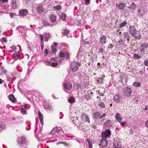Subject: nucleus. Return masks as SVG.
Returning a JSON list of instances; mask_svg holds the SVG:
<instances>
[{
    "label": "nucleus",
    "mask_w": 148,
    "mask_h": 148,
    "mask_svg": "<svg viewBox=\"0 0 148 148\" xmlns=\"http://www.w3.org/2000/svg\"><path fill=\"white\" fill-rule=\"evenodd\" d=\"M129 29L130 34L132 36H134L136 39H138L141 38L140 32L137 30L134 26H130Z\"/></svg>",
    "instance_id": "nucleus-1"
},
{
    "label": "nucleus",
    "mask_w": 148,
    "mask_h": 148,
    "mask_svg": "<svg viewBox=\"0 0 148 148\" xmlns=\"http://www.w3.org/2000/svg\"><path fill=\"white\" fill-rule=\"evenodd\" d=\"M50 34L49 33L46 32L44 33L43 34H40L38 35L39 36L40 38L41 42H42L43 43H44V40L46 41H48L49 39L51 38Z\"/></svg>",
    "instance_id": "nucleus-2"
},
{
    "label": "nucleus",
    "mask_w": 148,
    "mask_h": 148,
    "mask_svg": "<svg viewBox=\"0 0 148 148\" xmlns=\"http://www.w3.org/2000/svg\"><path fill=\"white\" fill-rule=\"evenodd\" d=\"M17 142L19 145L21 146H24L27 144V141L25 137L23 136L18 138Z\"/></svg>",
    "instance_id": "nucleus-3"
},
{
    "label": "nucleus",
    "mask_w": 148,
    "mask_h": 148,
    "mask_svg": "<svg viewBox=\"0 0 148 148\" xmlns=\"http://www.w3.org/2000/svg\"><path fill=\"white\" fill-rule=\"evenodd\" d=\"M80 66V64L79 63L74 62L71 63L70 68L72 71L75 72L77 71L79 67Z\"/></svg>",
    "instance_id": "nucleus-4"
},
{
    "label": "nucleus",
    "mask_w": 148,
    "mask_h": 148,
    "mask_svg": "<svg viewBox=\"0 0 148 148\" xmlns=\"http://www.w3.org/2000/svg\"><path fill=\"white\" fill-rule=\"evenodd\" d=\"M111 134V132L109 130H106L102 132L101 135L103 139H107L109 138Z\"/></svg>",
    "instance_id": "nucleus-5"
},
{
    "label": "nucleus",
    "mask_w": 148,
    "mask_h": 148,
    "mask_svg": "<svg viewBox=\"0 0 148 148\" xmlns=\"http://www.w3.org/2000/svg\"><path fill=\"white\" fill-rule=\"evenodd\" d=\"M146 12L145 8L143 7H140L137 12V14L138 16H142L145 15Z\"/></svg>",
    "instance_id": "nucleus-6"
},
{
    "label": "nucleus",
    "mask_w": 148,
    "mask_h": 148,
    "mask_svg": "<svg viewBox=\"0 0 148 148\" xmlns=\"http://www.w3.org/2000/svg\"><path fill=\"white\" fill-rule=\"evenodd\" d=\"M100 115V114L99 112H96L94 114L93 117L95 119H98V118L101 119L106 116V115L105 113H104L102 115L99 116Z\"/></svg>",
    "instance_id": "nucleus-7"
},
{
    "label": "nucleus",
    "mask_w": 148,
    "mask_h": 148,
    "mask_svg": "<svg viewBox=\"0 0 148 148\" xmlns=\"http://www.w3.org/2000/svg\"><path fill=\"white\" fill-rule=\"evenodd\" d=\"M37 11L39 13H41L43 12L45 10L43 5L42 4H39L36 8Z\"/></svg>",
    "instance_id": "nucleus-8"
},
{
    "label": "nucleus",
    "mask_w": 148,
    "mask_h": 148,
    "mask_svg": "<svg viewBox=\"0 0 148 148\" xmlns=\"http://www.w3.org/2000/svg\"><path fill=\"white\" fill-rule=\"evenodd\" d=\"M148 47V45L147 43H143L139 47L140 51L141 52L145 51V49Z\"/></svg>",
    "instance_id": "nucleus-9"
},
{
    "label": "nucleus",
    "mask_w": 148,
    "mask_h": 148,
    "mask_svg": "<svg viewBox=\"0 0 148 148\" xmlns=\"http://www.w3.org/2000/svg\"><path fill=\"white\" fill-rule=\"evenodd\" d=\"M121 143L119 140H114V148H120Z\"/></svg>",
    "instance_id": "nucleus-10"
},
{
    "label": "nucleus",
    "mask_w": 148,
    "mask_h": 148,
    "mask_svg": "<svg viewBox=\"0 0 148 148\" xmlns=\"http://www.w3.org/2000/svg\"><path fill=\"white\" fill-rule=\"evenodd\" d=\"M112 123L111 121L108 120L106 121L103 124L105 127H110L112 125Z\"/></svg>",
    "instance_id": "nucleus-11"
},
{
    "label": "nucleus",
    "mask_w": 148,
    "mask_h": 148,
    "mask_svg": "<svg viewBox=\"0 0 148 148\" xmlns=\"http://www.w3.org/2000/svg\"><path fill=\"white\" fill-rule=\"evenodd\" d=\"M82 119L84 121L89 123L90 121L88 118V116L86 115L84 113L82 116Z\"/></svg>",
    "instance_id": "nucleus-12"
},
{
    "label": "nucleus",
    "mask_w": 148,
    "mask_h": 148,
    "mask_svg": "<svg viewBox=\"0 0 148 148\" xmlns=\"http://www.w3.org/2000/svg\"><path fill=\"white\" fill-rule=\"evenodd\" d=\"M107 41L106 37L104 35L101 36L100 38V42L102 44H105Z\"/></svg>",
    "instance_id": "nucleus-13"
},
{
    "label": "nucleus",
    "mask_w": 148,
    "mask_h": 148,
    "mask_svg": "<svg viewBox=\"0 0 148 148\" xmlns=\"http://www.w3.org/2000/svg\"><path fill=\"white\" fill-rule=\"evenodd\" d=\"M11 6L14 9L17 8L18 4L16 1V0H12L11 2Z\"/></svg>",
    "instance_id": "nucleus-14"
},
{
    "label": "nucleus",
    "mask_w": 148,
    "mask_h": 148,
    "mask_svg": "<svg viewBox=\"0 0 148 148\" xmlns=\"http://www.w3.org/2000/svg\"><path fill=\"white\" fill-rule=\"evenodd\" d=\"M121 96H120L119 95H116L114 97V101L115 102L119 103L121 101Z\"/></svg>",
    "instance_id": "nucleus-15"
},
{
    "label": "nucleus",
    "mask_w": 148,
    "mask_h": 148,
    "mask_svg": "<svg viewBox=\"0 0 148 148\" xmlns=\"http://www.w3.org/2000/svg\"><path fill=\"white\" fill-rule=\"evenodd\" d=\"M6 78L8 81H12L14 77L12 74L11 73H9L6 75Z\"/></svg>",
    "instance_id": "nucleus-16"
},
{
    "label": "nucleus",
    "mask_w": 148,
    "mask_h": 148,
    "mask_svg": "<svg viewBox=\"0 0 148 148\" xmlns=\"http://www.w3.org/2000/svg\"><path fill=\"white\" fill-rule=\"evenodd\" d=\"M60 131V129H58L57 128H53L51 131V134L53 135L55 134L56 135H57V134H58Z\"/></svg>",
    "instance_id": "nucleus-17"
},
{
    "label": "nucleus",
    "mask_w": 148,
    "mask_h": 148,
    "mask_svg": "<svg viewBox=\"0 0 148 148\" xmlns=\"http://www.w3.org/2000/svg\"><path fill=\"white\" fill-rule=\"evenodd\" d=\"M28 13V11L26 9H23L21 10L19 12L20 15L22 16H25L27 15Z\"/></svg>",
    "instance_id": "nucleus-18"
},
{
    "label": "nucleus",
    "mask_w": 148,
    "mask_h": 148,
    "mask_svg": "<svg viewBox=\"0 0 148 148\" xmlns=\"http://www.w3.org/2000/svg\"><path fill=\"white\" fill-rule=\"evenodd\" d=\"M64 87L66 89L70 90L72 88V85L70 83H66L64 84Z\"/></svg>",
    "instance_id": "nucleus-19"
},
{
    "label": "nucleus",
    "mask_w": 148,
    "mask_h": 148,
    "mask_svg": "<svg viewBox=\"0 0 148 148\" xmlns=\"http://www.w3.org/2000/svg\"><path fill=\"white\" fill-rule=\"evenodd\" d=\"M107 145V141L106 140V139H102L100 141V144L99 145L103 147H105Z\"/></svg>",
    "instance_id": "nucleus-20"
},
{
    "label": "nucleus",
    "mask_w": 148,
    "mask_h": 148,
    "mask_svg": "<svg viewBox=\"0 0 148 148\" xmlns=\"http://www.w3.org/2000/svg\"><path fill=\"white\" fill-rule=\"evenodd\" d=\"M115 117L117 121L119 123L122 120V118L121 117V115L119 113L116 114Z\"/></svg>",
    "instance_id": "nucleus-21"
},
{
    "label": "nucleus",
    "mask_w": 148,
    "mask_h": 148,
    "mask_svg": "<svg viewBox=\"0 0 148 148\" xmlns=\"http://www.w3.org/2000/svg\"><path fill=\"white\" fill-rule=\"evenodd\" d=\"M38 114L41 123L42 124H43V115L39 111L38 112Z\"/></svg>",
    "instance_id": "nucleus-22"
},
{
    "label": "nucleus",
    "mask_w": 148,
    "mask_h": 148,
    "mask_svg": "<svg viewBox=\"0 0 148 148\" xmlns=\"http://www.w3.org/2000/svg\"><path fill=\"white\" fill-rule=\"evenodd\" d=\"M9 99L12 102L15 103L16 101V99H15L14 96L12 94L10 95L9 96Z\"/></svg>",
    "instance_id": "nucleus-23"
},
{
    "label": "nucleus",
    "mask_w": 148,
    "mask_h": 148,
    "mask_svg": "<svg viewBox=\"0 0 148 148\" xmlns=\"http://www.w3.org/2000/svg\"><path fill=\"white\" fill-rule=\"evenodd\" d=\"M19 52L15 53L13 54L12 56V57L14 60H16L18 59L19 58L20 56Z\"/></svg>",
    "instance_id": "nucleus-24"
},
{
    "label": "nucleus",
    "mask_w": 148,
    "mask_h": 148,
    "mask_svg": "<svg viewBox=\"0 0 148 148\" xmlns=\"http://www.w3.org/2000/svg\"><path fill=\"white\" fill-rule=\"evenodd\" d=\"M50 19L53 22H55L56 20V16L53 14H51L50 16Z\"/></svg>",
    "instance_id": "nucleus-25"
},
{
    "label": "nucleus",
    "mask_w": 148,
    "mask_h": 148,
    "mask_svg": "<svg viewBox=\"0 0 148 148\" xmlns=\"http://www.w3.org/2000/svg\"><path fill=\"white\" fill-rule=\"evenodd\" d=\"M130 37V36L129 35V33L128 32H125L124 33V38L125 39H127V40L128 41H129V38Z\"/></svg>",
    "instance_id": "nucleus-26"
},
{
    "label": "nucleus",
    "mask_w": 148,
    "mask_h": 148,
    "mask_svg": "<svg viewBox=\"0 0 148 148\" xmlns=\"http://www.w3.org/2000/svg\"><path fill=\"white\" fill-rule=\"evenodd\" d=\"M46 64L48 65L51 66L52 67L56 66L58 65V64L57 62H53L51 63V62H46Z\"/></svg>",
    "instance_id": "nucleus-27"
},
{
    "label": "nucleus",
    "mask_w": 148,
    "mask_h": 148,
    "mask_svg": "<svg viewBox=\"0 0 148 148\" xmlns=\"http://www.w3.org/2000/svg\"><path fill=\"white\" fill-rule=\"evenodd\" d=\"M136 5L134 3H132L131 5L128 7L129 9L131 10H134L136 8Z\"/></svg>",
    "instance_id": "nucleus-28"
},
{
    "label": "nucleus",
    "mask_w": 148,
    "mask_h": 148,
    "mask_svg": "<svg viewBox=\"0 0 148 148\" xmlns=\"http://www.w3.org/2000/svg\"><path fill=\"white\" fill-rule=\"evenodd\" d=\"M42 25L45 27L49 26L50 24L48 23V21L45 19H42Z\"/></svg>",
    "instance_id": "nucleus-29"
},
{
    "label": "nucleus",
    "mask_w": 148,
    "mask_h": 148,
    "mask_svg": "<svg viewBox=\"0 0 148 148\" xmlns=\"http://www.w3.org/2000/svg\"><path fill=\"white\" fill-rule=\"evenodd\" d=\"M120 10L124 9L125 7V5L123 3H120L118 6Z\"/></svg>",
    "instance_id": "nucleus-30"
},
{
    "label": "nucleus",
    "mask_w": 148,
    "mask_h": 148,
    "mask_svg": "<svg viewBox=\"0 0 148 148\" xmlns=\"http://www.w3.org/2000/svg\"><path fill=\"white\" fill-rule=\"evenodd\" d=\"M60 18L62 20L65 21L66 18V15L65 14L62 13L60 15Z\"/></svg>",
    "instance_id": "nucleus-31"
},
{
    "label": "nucleus",
    "mask_w": 148,
    "mask_h": 148,
    "mask_svg": "<svg viewBox=\"0 0 148 148\" xmlns=\"http://www.w3.org/2000/svg\"><path fill=\"white\" fill-rule=\"evenodd\" d=\"M133 85L135 87H139L141 86V84L140 82H136L133 83Z\"/></svg>",
    "instance_id": "nucleus-32"
},
{
    "label": "nucleus",
    "mask_w": 148,
    "mask_h": 148,
    "mask_svg": "<svg viewBox=\"0 0 148 148\" xmlns=\"http://www.w3.org/2000/svg\"><path fill=\"white\" fill-rule=\"evenodd\" d=\"M126 90H127L129 94L127 96H130L132 93V90L130 88L127 87L126 88Z\"/></svg>",
    "instance_id": "nucleus-33"
},
{
    "label": "nucleus",
    "mask_w": 148,
    "mask_h": 148,
    "mask_svg": "<svg viewBox=\"0 0 148 148\" xmlns=\"http://www.w3.org/2000/svg\"><path fill=\"white\" fill-rule=\"evenodd\" d=\"M69 31L67 29H63L62 31V34L65 35L68 34L69 33Z\"/></svg>",
    "instance_id": "nucleus-34"
},
{
    "label": "nucleus",
    "mask_w": 148,
    "mask_h": 148,
    "mask_svg": "<svg viewBox=\"0 0 148 148\" xmlns=\"http://www.w3.org/2000/svg\"><path fill=\"white\" fill-rule=\"evenodd\" d=\"M21 111L22 113L23 114H25L26 113V111L25 110V106H21Z\"/></svg>",
    "instance_id": "nucleus-35"
},
{
    "label": "nucleus",
    "mask_w": 148,
    "mask_h": 148,
    "mask_svg": "<svg viewBox=\"0 0 148 148\" xmlns=\"http://www.w3.org/2000/svg\"><path fill=\"white\" fill-rule=\"evenodd\" d=\"M127 24V22L126 21H124L121 23L119 25V27L120 28H121L123 27H124Z\"/></svg>",
    "instance_id": "nucleus-36"
},
{
    "label": "nucleus",
    "mask_w": 148,
    "mask_h": 148,
    "mask_svg": "<svg viewBox=\"0 0 148 148\" xmlns=\"http://www.w3.org/2000/svg\"><path fill=\"white\" fill-rule=\"evenodd\" d=\"M53 8L58 10H60L61 9V5H58L53 7Z\"/></svg>",
    "instance_id": "nucleus-37"
},
{
    "label": "nucleus",
    "mask_w": 148,
    "mask_h": 148,
    "mask_svg": "<svg viewBox=\"0 0 148 148\" xmlns=\"http://www.w3.org/2000/svg\"><path fill=\"white\" fill-rule=\"evenodd\" d=\"M68 102L70 103H73L75 101V99L73 97H71L70 99H68Z\"/></svg>",
    "instance_id": "nucleus-38"
},
{
    "label": "nucleus",
    "mask_w": 148,
    "mask_h": 148,
    "mask_svg": "<svg viewBox=\"0 0 148 148\" xmlns=\"http://www.w3.org/2000/svg\"><path fill=\"white\" fill-rule=\"evenodd\" d=\"M11 52L15 51H16V48L15 46H12L10 47Z\"/></svg>",
    "instance_id": "nucleus-39"
},
{
    "label": "nucleus",
    "mask_w": 148,
    "mask_h": 148,
    "mask_svg": "<svg viewBox=\"0 0 148 148\" xmlns=\"http://www.w3.org/2000/svg\"><path fill=\"white\" fill-rule=\"evenodd\" d=\"M103 79L101 78H99L97 80V83H99L101 84L103 83Z\"/></svg>",
    "instance_id": "nucleus-40"
},
{
    "label": "nucleus",
    "mask_w": 148,
    "mask_h": 148,
    "mask_svg": "<svg viewBox=\"0 0 148 148\" xmlns=\"http://www.w3.org/2000/svg\"><path fill=\"white\" fill-rule=\"evenodd\" d=\"M1 68L2 73H3L6 75L7 73L6 70H5L3 67H1Z\"/></svg>",
    "instance_id": "nucleus-41"
},
{
    "label": "nucleus",
    "mask_w": 148,
    "mask_h": 148,
    "mask_svg": "<svg viewBox=\"0 0 148 148\" xmlns=\"http://www.w3.org/2000/svg\"><path fill=\"white\" fill-rule=\"evenodd\" d=\"M123 43V42L122 39H120L117 42V44L118 45H121Z\"/></svg>",
    "instance_id": "nucleus-42"
},
{
    "label": "nucleus",
    "mask_w": 148,
    "mask_h": 148,
    "mask_svg": "<svg viewBox=\"0 0 148 148\" xmlns=\"http://www.w3.org/2000/svg\"><path fill=\"white\" fill-rule=\"evenodd\" d=\"M52 51L53 53H54L57 51V49L55 46H52Z\"/></svg>",
    "instance_id": "nucleus-43"
},
{
    "label": "nucleus",
    "mask_w": 148,
    "mask_h": 148,
    "mask_svg": "<svg viewBox=\"0 0 148 148\" xmlns=\"http://www.w3.org/2000/svg\"><path fill=\"white\" fill-rule=\"evenodd\" d=\"M134 58L137 59H140L141 58V57L140 56L136 54L134 55Z\"/></svg>",
    "instance_id": "nucleus-44"
},
{
    "label": "nucleus",
    "mask_w": 148,
    "mask_h": 148,
    "mask_svg": "<svg viewBox=\"0 0 148 148\" xmlns=\"http://www.w3.org/2000/svg\"><path fill=\"white\" fill-rule=\"evenodd\" d=\"M65 56V53L62 52L60 53V56L61 58H64Z\"/></svg>",
    "instance_id": "nucleus-45"
},
{
    "label": "nucleus",
    "mask_w": 148,
    "mask_h": 148,
    "mask_svg": "<svg viewBox=\"0 0 148 148\" xmlns=\"http://www.w3.org/2000/svg\"><path fill=\"white\" fill-rule=\"evenodd\" d=\"M75 120H72V122L75 124H77V123L78 122L77 119V118H75Z\"/></svg>",
    "instance_id": "nucleus-46"
},
{
    "label": "nucleus",
    "mask_w": 148,
    "mask_h": 148,
    "mask_svg": "<svg viewBox=\"0 0 148 148\" xmlns=\"http://www.w3.org/2000/svg\"><path fill=\"white\" fill-rule=\"evenodd\" d=\"M99 106L101 108H104L105 107V106L104 104L103 103H100L99 104Z\"/></svg>",
    "instance_id": "nucleus-47"
},
{
    "label": "nucleus",
    "mask_w": 148,
    "mask_h": 148,
    "mask_svg": "<svg viewBox=\"0 0 148 148\" xmlns=\"http://www.w3.org/2000/svg\"><path fill=\"white\" fill-rule=\"evenodd\" d=\"M127 122L125 121V122H123L121 123L120 124H121V125L122 126H124L125 125H126L127 124Z\"/></svg>",
    "instance_id": "nucleus-48"
},
{
    "label": "nucleus",
    "mask_w": 148,
    "mask_h": 148,
    "mask_svg": "<svg viewBox=\"0 0 148 148\" xmlns=\"http://www.w3.org/2000/svg\"><path fill=\"white\" fill-rule=\"evenodd\" d=\"M85 1V4L88 5L89 4H90V0H84Z\"/></svg>",
    "instance_id": "nucleus-49"
},
{
    "label": "nucleus",
    "mask_w": 148,
    "mask_h": 148,
    "mask_svg": "<svg viewBox=\"0 0 148 148\" xmlns=\"http://www.w3.org/2000/svg\"><path fill=\"white\" fill-rule=\"evenodd\" d=\"M113 47V45L111 44H109L108 48L109 49H111Z\"/></svg>",
    "instance_id": "nucleus-50"
},
{
    "label": "nucleus",
    "mask_w": 148,
    "mask_h": 148,
    "mask_svg": "<svg viewBox=\"0 0 148 148\" xmlns=\"http://www.w3.org/2000/svg\"><path fill=\"white\" fill-rule=\"evenodd\" d=\"M53 110V108H51V107L50 106H49V107L46 109L48 111H50Z\"/></svg>",
    "instance_id": "nucleus-51"
},
{
    "label": "nucleus",
    "mask_w": 148,
    "mask_h": 148,
    "mask_svg": "<svg viewBox=\"0 0 148 148\" xmlns=\"http://www.w3.org/2000/svg\"><path fill=\"white\" fill-rule=\"evenodd\" d=\"M144 64L146 66H148V61L147 60H145L144 62Z\"/></svg>",
    "instance_id": "nucleus-52"
},
{
    "label": "nucleus",
    "mask_w": 148,
    "mask_h": 148,
    "mask_svg": "<svg viewBox=\"0 0 148 148\" xmlns=\"http://www.w3.org/2000/svg\"><path fill=\"white\" fill-rule=\"evenodd\" d=\"M49 103H47L45 105V108L46 109H47V108H48L49 107Z\"/></svg>",
    "instance_id": "nucleus-53"
},
{
    "label": "nucleus",
    "mask_w": 148,
    "mask_h": 148,
    "mask_svg": "<svg viewBox=\"0 0 148 148\" xmlns=\"http://www.w3.org/2000/svg\"><path fill=\"white\" fill-rule=\"evenodd\" d=\"M5 127V125L3 124L0 125V127L1 129L4 128Z\"/></svg>",
    "instance_id": "nucleus-54"
},
{
    "label": "nucleus",
    "mask_w": 148,
    "mask_h": 148,
    "mask_svg": "<svg viewBox=\"0 0 148 148\" xmlns=\"http://www.w3.org/2000/svg\"><path fill=\"white\" fill-rule=\"evenodd\" d=\"M1 40L2 42H5L6 41V39L5 38L3 37L1 39Z\"/></svg>",
    "instance_id": "nucleus-55"
},
{
    "label": "nucleus",
    "mask_w": 148,
    "mask_h": 148,
    "mask_svg": "<svg viewBox=\"0 0 148 148\" xmlns=\"http://www.w3.org/2000/svg\"><path fill=\"white\" fill-rule=\"evenodd\" d=\"M8 1V0H0V2L1 3L5 2H6Z\"/></svg>",
    "instance_id": "nucleus-56"
},
{
    "label": "nucleus",
    "mask_w": 148,
    "mask_h": 148,
    "mask_svg": "<svg viewBox=\"0 0 148 148\" xmlns=\"http://www.w3.org/2000/svg\"><path fill=\"white\" fill-rule=\"evenodd\" d=\"M100 53H103V49L102 48H101L99 50Z\"/></svg>",
    "instance_id": "nucleus-57"
},
{
    "label": "nucleus",
    "mask_w": 148,
    "mask_h": 148,
    "mask_svg": "<svg viewBox=\"0 0 148 148\" xmlns=\"http://www.w3.org/2000/svg\"><path fill=\"white\" fill-rule=\"evenodd\" d=\"M45 54H46L47 55L49 53V51L48 49H46L45 50Z\"/></svg>",
    "instance_id": "nucleus-58"
},
{
    "label": "nucleus",
    "mask_w": 148,
    "mask_h": 148,
    "mask_svg": "<svg viewBox=\"0 0 148 148\" xmlns=\"http://www.w3.org/2000/svg\"><path fill=\"white\" fill-rule=\"evenodd\" d=\"M144 110H148V106H145V108H144Z\"/></svg>",
    "instance_id": "nucleus-59"
},
{
    "label": "nucleus",
    "mask_w": 148,
    "mask_h": 148,
    "mask_svg": "<svg viewBox=\"0 0 148 148\" xmlns=\"http://www.w3.org/2000/svg\"><path fill=\"white\" fill-rule=\"evenodd\" d=\"M65 54H66V55H67L66 56V58L68 59L69 58V56H70V55H69V54L68 53H65Z\"/></svg>",
    "instance_id": "nucleus-60"
},
{
    "label": "nucleus",
    "mask_w": 148,
    "mask_h": 148,
    "mask_svg": "<svg viewBox=\"0 0 148 148\" xmlns=\"http://www.w3.org/2000/svg\"><path fill=\"white\" fill-rule=\"evenodd\" d=\"M41 48L42 50L43 49V43L42 42H41Z\"/></svg>",
    "instance_id": "nucleus-61"
},
{
    "label": "nucleus",
    "mask_w": 148,
    "mask_h": 148,
    "mask_svg": "<svg viewBox=\"0 0 148 148\" xmlns=\"http://www.w3.org/2000/svg\"><path fill=\"white\" fill-rule=\"evenodd\" d=\"M89 147L90 148H91L92 147V143H90V142H89Z\"/></svg>",
    "instance_id": "nucleus-62"
},
{
    "label": "nucleus",
    "mask_w": 148,
    "mask_h": 148,
    "mask_svg": "<svg viewBox=\"0 0 148 148\" xmlns=\"http://www.w3.org/2000/svg\"><path fill=\"white\" fill-rule=\"evenodd\" d=\"M146 126L147 127H148V121L146 122L145 123Z\"/></svg>",
    "instance_id": "nucleus-63"
},
{
    "label": "nucleus",
    "mask_w": 148,
    "mask_h": 148,
    "mask_svg": "<svg viewBox=\"0 0 148 148\" xmlns=\"http://www.w3.org/2000/svg\"><path fill=\"white\" fill-rule=\"evenodd\" d=\"M57 45V44L56 42H53V44L52 45V46H55L56 47Z\"/></svg>",
    "instance_id": "nucleus-64"
}]
</instances>
